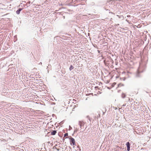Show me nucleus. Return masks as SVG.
Listing matches in <instances>:
<instances>
[{
	"label": "nucleus",
	"mask_w": 151,
	"mask_h": 151,
	"mask_svg": "<svg viewBox=\"0 0 151 151\" xmlns=\"http://www.w3.org/2000/svg\"><path fill=\"white\" fill-rule=\"evenodd\" d=\"M70 129H72V128L70 126H69Z\"/></svg>",
	"instance_id": "f8f14e48"
},
{
	"label": "nucleus",
	"mask_w": 151,
	"mask_h": 151,
	"mask_svg": "<svg viewBox=\"0 0 151 151\" xmlns=\"http://www.w3.org/2000/svg\"><path fill=\"white\" fill-rule=\"evenodd\" d=\"M116 72H117V71H116L115 72V73H116Z\"/></svg>",
	"instance_id": "4468645a"
},
{
	"label": "nucleus",
	"mask_w": 151,
	"mask_h": 151,
	"mask_svg": "<svg viewBox=\"0 0 151 151\" xmlns=\"http://www.w3.org/2000/svg\"><path fill=\"white\" fill-rule=\"evenodd\" d=\"M78 129L77 128H75L74 133H75L76 132H77V131H78Z\"/></svg>",
	"instance_id": "6e6552de"
},
{
	"label": "nucleus",
	"mask_w": 151,
	"mask_h": 151,
	"mask_svg": "<svg viewBox=\"0 0 151 151\" xmlns=\"http://www.w3.org/2000/svg\"><path fill=\"white\" fill-rule=\"evenodd\" d=\"M119 76H116V78H118Z\"/></svg>",
	"instance_id": "ddd939ff"
},
{
	"label": "nucleus",
	"mask_w": 151,
	"mask_h": 151,
	"mask_svg": "<svg viewBox=\"0 0 151 151\" xmlns=\"http://www.w3.org/2000/svg\"><path fill=\"white\" fill-rule=\"evenodd\" d=\"M130 15H128L127 16V17H130Z\"/></svg>",
	"instance_id": "9d476101"
},
{
	"label": "nucleus",
	"mask_w": 151,
	"mask_h": 151,
	"mask_svg": "<svg viewBox=\"0 0 151 151\" xmlns=\"http://www.w3.org/2000/svg\"><path fill=\"white\" fill-rule=\"evenodd\" d=\"M39 65H42V62H40V63H39Z\"/></svg>",
	"instance_id": "9b49d317"
},
{
	"label": "nucleus",
	"mask_w": 151,
	"mask_h": 151,
	"mask_svg": "<svg viewBox=\"0 0 151 151\" xmlns=\"http://www.w3.org/2000/svg\"><path fill=\"white\" fill-rule=\"evenodd\" d=\"M68 134L67 133H65L64 135V137H66V136H68Z\"/></svg>",
	"instance_id": "1a4fd4ad"
},
{
	"label": "nucleus",
	"mask_w": 151,
	"mask_h": 151,
	"mask_svg": "<svg viewBox=\"0 0 151 151\" xmlns=\"http://www.w3.org/2000/svg\"><path fill=\"white\" fill-rule=\"evenodd\" d=\"M22 8H19V9L16 11V13L18 14H19L20 13V11L22 10Z\"/></svg>",
	"instance_id": "20e7f679"
},
{
	"label": "nucleus",
	"mask_w": 151,
	"mask_h": 151,
	"mask_svg": "<svg viewBox=\"0 0 151 151\" xmlns=\"http://www.w3.org/2000/svg\"><path fill=\"white\" fill-rule=\"evenodd\" d=\"M85 123L83 122L79 121L78 124L80 126L81 129H82V127L84 126Z\"/></svg>",
	"instance_id": "f03ea898"
},
{
	"label": "nucleus",
	"mask_w": 151,
	"mask_h": 151,
	"mask_svg": "<svg viewBox=\"0 0 151 151\" xmlns=\"http://www.w3.org/2000/svg\"><path fill=\"white\" fill-rule=\"evenodd\" d=\"M57 133L56 130H53L51 132V134L52 135H55Z\"/></svg>",
	"instance_id": "39448f33"
},
{
	"label": "nucleus",
	"mask_w": 151,
	"mask_h": 151,
	"mask_svg": "<svg viewBox=\"0 0 151 151\" xmlns=\"http://www.w3.org/2000/svg\"><path fill=\"white\" fill-rule=\"evenodd\" d=\"M69 139L71 145L72 144L73 145H75V139L71 137L69 138Z\"/></svg>",
	"instance_id": "f257e3e1"
},
{
	"label": "nucleus",
	"mask_w": 151,
	"mask_h": 151,
	"mask_svg": "<svg viewBox=\"0 0 151 151\" xmlns=\"http://www.w3.org/2000/svg\"><path fill=\"white\" fill-rule=\"evenodd\" d=\"M113 87V83L111 86V87H107V88H108L109 89H111V88H112V87Z\"/></svg>",
	"instance_id": "423d86ee"
},
{
	"label": "nucleus",
	"mask_w": 151,
	"mask_h": 151,
	"mask_svg": "<svg viewBox=\"0 0 151 151\" xmlns=\"http://www.w3.org/2000/svg\"><path fill=\"white\" fill-rule=\"evenodd\" d=\"M74 68V67L73 66L71 65L70 66V68H69V70L70 71L71 70H73Z\"/></svg>",
	"instance_id": "0eeeda50"
},
{
	"label": "nucleus",
	"mask_w": 151,
	"mask_h": 151,
	"mask_svg": "<svg viewBox=\"0 0 151 151\" xmlns=\"http://www.w3.org/2000/svg\"><path fill=\"white\" fill-rule=\"evenodd\" d=\"M126 145L127 146V151H129L130 150V144L128 142H127V143Z\"/></svg>",
	"instance_id": "7ed1b4c3"
}]
</instances>
